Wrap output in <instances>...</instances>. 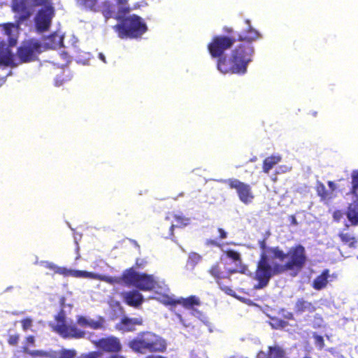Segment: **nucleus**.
<instances>
[{"label":"nucleus","instance_id":"42","mask_svg":"<svg viewBox=\"0 0 358 358\" xmlns=\"http://www.w3.org/2000/svg\"><path fill=\"white\" fill-rule=\"evenodd\" d=\"M218 232L220 234V238L224 239L227 238V232L224 229L220 228L218 229Z\"/></svg>","mask_w":358,"mask_h":358},{"label":"nucleus","instance_id":"23","mask_svg":"<svg viewBox=\"0 0 358 358\" xmlns=\"http://www.w3.org/2000/svg\"><path fill=\"white\" fill-rule=\"evenodd\" d=\"M246 23L248 24V30L239 36L240 40L241 41H247L246 43H248L259 38L260 34L250 26L249 20H247Z\"/></svg>","mask_w":358,"mask_h":358},{"label":"nucleus","instance_id":"33","mask_svg":"<svg viewBox=\"0 0 358 358\" xmlns=\"http://www.w3.org/2000/svg\"><path fill=\"white\" fill-rule=\"evenodd\" d=\"M22 327L24 331L31 329L33 325V321L31 318H25L21 320Z\"/></svg>","mask_w":358,"mask_h":358},{"label":"nucleus","instance_id":"46","mask_svg":"<svg viewBox=\"0 0 358 358\" xmlns=\"http://www.w3.org/2000/svg\"><path fill=\"white\" fill-rule=\"evenodd\" d=\"M147 358H164L161 356H149Z\"/></svg>","mask_w":358,"mask_h":358},{"label":"nucleus","instance_id":"36","mask_svg":"<svg viewBox=\"0 0 358 358\" xmlns=\"http://www.w3.org/2000/svg\"><path fill=\"white\" fill-rule=\"evenodd\" d=\"M314 338L315 341V344L318 345L320 348H322L324 346V339L321 336L319 335H314Z\"/></svg>","mask_w":358,"mask_h":358},{"label":"nucleus","instance_id":"38","mask_svg":"<svg viewBox=\"0 0 358 358\" xmlns=\"http://www.w3.org/2000/svg\"><path fill=\"white\" fill-rule=\"evenodd\" d=\"M35 342V338L33 336H29L26 338V342L24 343V346H28L29 349L30 345H34Z\"/></svg>","mask_w":358,"mask_h":358},{"label":"nucleus","instance_id":"32","mask_svg":"<svg viewBox=\"0 0 358 358\" xmlns=\"http://www.w3.org/2000/svg\"><path fill=\"white\" fill-rule=\"evenodd\" d=\"M78 3L81 5H84L86 8L91 10L94 9L96 0H78Z\"/></svg>","mask_w":358,"mask_h":358},{"label":"nucleus","instance_id":"37","mask_svg":"<svg viewBox=\"0 0 358 358\" xmlns=\"http://www.w3.org/2000/svg\"><path fill=\"white\" fill-rule=\"evenodd\" d=\"M19 340V336L18 335H11L9 336L8 338V343L11 345H15Z\"/></svg>","mask_w":358,"mask_h":358},{"label":"nucleus","instance_id":"45","mask_svg":"<svg viewBox=\"0 0 358 358\" xmlns=\"http://www.w3.org/2000/svg\"><path fill=\"white\" fill-rule=\"evenodd\" d=\"M99 58L101 59L103 63H106V57L103 53H99Z\"/></svg>","mask_w":358,"mask_h":358},{"label":"nucleus","instance_id":"41","mask_svg":"<svg viewBox=\"0 0 358 358\" xmlns=\"http://www.w3.org/2000/svg\"><path fill=\"white\" fill-rule=\"evenodd\" d=\"M343 216V214L340 210L335 211L333 214V217L336 221H340Z\"/></svg>","mask_w":358,"mask_h":358},{"label":"nucleus","instance_id":"50","mask_svg":"<svg viewBox=\"0 0 358 358\" xmlns=\"http://www.w3.org/2000/svg\"><path fill=\"white\" fill-rule=\"evenodd\" d=\"M304 358H310V357H304Z\"/></svg>","mask_w":358,"mask_h":358},{"label":"nucleus","instance_id":"24","mask_svg":"<svg viewBox=\"0 0 358 358\" xmlns=\"http://www.w3.org/2000/svg\"><path fill=\"white\" fill-rule=\"evenodd\" d=\"M329 277V273L328 270L324 271L321 275L317 276L313 282V287L315 289L320 290L324 288L328 282V278Z\"/></svg>","mask_w":358,"mask_h":358},{"label":"nucleus","instance_id":"6","mask_svg":"<svg viewBox=\"0 0 358 358\" xmlns=\"http://www.w3.org/2000/svg\"><path fill=\"white\" fill-rule=\"evenodd\" d=\"M129 346L133 351L141 354L163 352L166 348V343L159 336L150 332H142L131 341Z\"/></svg>","mask_w":358,"mask_h":358},{"label":"nucleus","instance_id":"2","mask_svg":"<svg viewBox=\"0 0 358 358\" xmlns=\"http://www.w3.org/2000/svg\"><path fill=\"white\" fill-rule=\"evenodd\" d=\"M19 27L8 23L0 24V64L16 66L22 62L32 60L41 52V45L36 40L24 41L15 55L11 48L17 43Z\"/></svg>","mask_w":358,"mask_h":358},{"label":"nucleus","instance_id":"3","mask_svg":"<svg viewBox=\"0 0 358 358\" xmlns=\"http://www.w3.org/2000/svg\"><path fill=\"white\" fill-rule=\"evenodd\" d=\"M116 1V3L110 1L103 3L102 13L105 17H113L120 21L114 27V29L118 34L120 38H134L141 37L147 30L145 23L140 17L136 15L123 18L129 10V7L127 3V0Z\"/></svg>","mask_w":358,"mask_h":358},{"label":"nucleus","instance_id":"16","mask_svg":"<svg viewBox=\"0 0 358 358\" xmlns=\"http://www.w3.org/2000/svg\"><path fill=\"white\" fill-rule=\"evenodd\" d=\"M104 320L102 317H96L92 318L85 316H78L77 324L83 328H90L97 330L103 327Z\"/></svg>","mask_w":358,"mask_h":358},{"label":"nucleus","instance_id":"40","mask_svg":"<svg viewBox=\"0 0 358 358\" xmlns=\"http://www.w3.org/2000/svg\"><path fill=\"white\" fill-rule=\"evenodd\" d=\"M271 326L273 327H275V328H278V327H285V325H286V322L285 321H276L275 323L274 322H272L271 323Z\"/></svg>","mask_w":358,"mask_h":358},{"label":"nucleus","instance_id":"20","mask_svg":"<svg viewBox=\"0 0 358 358\" xmlns=\"http://www.w3.org/2000/svg\"><path fill=\"white\" fill-rule=\"evenodd\" d=\"M123 298L126 303L131 306H138L143 301V295L136 290H132L123 293Z\"/></svg>","mask_w":358,"mask_h":358},{"label":"nucleus","instance_id":"39","mask_svg":"<svg viewBox=\"0 0 358 358\" xmlns=\"http://www.w3.org/2000/svg\"><path fill=\"white\" fill-rule=\"evenodd\" d=\"M176 317L184 327H188L190 326V322H187V320L183 319L181 315L176 314Z\"/></svg>","mask_w":358,"mask_h":358},{"label":"nucleus","instance_id":"27","mask_svg":"<svg viewBox=\"0 0 358 358\" xmlns=\"http://www.w3.org/2000/svg\"><path fill=\"white\" fill-rule=\"evenodd\" d=\"M24 352L29 355L33 357H51L50 353L43 351V350H31L28 348V346L23 347Z\"/></svg>","mask_w":358,"mask_h":358},{"label":"nucleus","instance_id":"30","mask_svg":"<svg viewBox=\"0 0 358 358\" xmlns=\"http://www.w3.org/2000/svg\"><path fill=\"white\" fill-rule=\"evenodd\" d=\"M188 259L189 263L194 267L201 260V256L198 253L191 252Z\"/></svg>","mask_w":358,"mask_h":358},{"label":"nucleus","instance_id":"1","mask_svg":"<svg viewBox=\"0 0 358 358\" xmlns=\"http://www.w3.org/2000/svg\"><path fill=\"white\" fill-rule=\"evenodd\" d=\"M261 249L255 278L258 282L255 285L257 289L264 288L272 277L285 271H291L292 275H296L306 260L305 249L301 245L290 248L287 253L278 247L267 248L264 243H262Z\"/></svg>","mask_w":358,"mask_h":358},{"label":"nucleus","instance_id":"14","mask_svg":"<svg viewBox=\"0 0 358 358\" xmlns=\"http://www.w3.org/2000/svg\"><path fill=\"white\" fill-rule=\"evenodd\" d=\"M233 43L234 41L227 36H216L208 44V49L213 57H220Z\"/></svg>","mask_w":358,"mask_h":358},{"label":"nucleus","instance_id":"17","mask_svg":"<svg viewBox=\"0 0 358 358\" xmlns=\"http://www.w3.org/2000/svg\"><path fill=\"white\" fill-rule=\"evenodd\" d=\"M336 189V184L332 181L328 182V188L322 183L318 182L316 186L317 195L322 201H329L335 196V190Z\"/></svg>","mask_w":358,"mask_h":358},{"label":"nucleus","instance_id":"49","mask_svg":"<svg viewBox=\"0 0 358 358\" xmlns=\"http://www.w3.org/2000/svg\"><path fill=\"white\" fill-rule=\"evenodd\" d=\"M76 250H77V252H78V250H79V248H78V246H77Z\"/></svg>","mask_w":358,"mask_h":358},{"label":"nucleus","instance_id":"12","mask_svg":"<svg viewBox=\"0 0 358 358\" xmlns=\"http://www.w3.org/2000/svg\"><path fill=\"white\" fill-rule=\"evenodd\" d=\"M352 189L351 195L353 201L349 205L347 217L349 221L355 225L358 224V170L352 174Z\"/></svg>","mask_w":358,"mask_h":358},{"label":"nucleus","instance_id":"19","mask_svg":"<svg viewBox=\"0 0 358 358\" xmlns=\"http://www.w3.org/2000/svg\"><path fill=\"white\" fill-rule=\"evenodd\" d=\"M166 220H171V225L170 227L171 234H173V231L175 227L182 228L187 227L190 224L191 219L185 217L182 214H169Z\"/></svg>","mask_w":358,"mask_h":358},{"label":"nucleus","instance_id":"5","mask_svg":"<svg viewBox=\"0 0 358 358\" xmlns=\"http://www.w3.org/2000/svg\"><path fill=\"white\" fill-rule=\"evenodd\" d=\"M253 53L254 48L250 43H242L232 50L229 64H227L225 58L219 59L217 69L222 73L244 74L252 61Z\"/></svg>","mask_w":358,"mask_h":358},{"label":"nucleus","instance_id":"18","mask_svg":"<svg viewBox=\"0 0 358 358\" xmlns=\"http://www.w3.org/2000/svg\"><path fill=\"white\" fill-rule=\"evenodd\" d=\"M142 324L143 320L141 317L129 318L124 317L116 324V329L123 332L132 331L135 330L136 326H140Z\"/></svg>","mask_w":358,"mask_h":358},{"label":"nucleus","instance_id":"11","mask_svg":"<svg viewBox=\"0 0 358 358\" xmlns=\"http://www.w3.org/2000/svg\"><path fill=\"white\" fill-rule=\"evenodd\" d=\"M230 188L235 189L240 201L245 205L250 204L255 195L250 185L243 182L238 179H229L227 181Z\"/></svg>","mask_w":358,"mask_h":358},{"label":"nucleus","instance_id":"26","mask_svg":"<svg viewBox=\"0 0 358 358\" xmlns=\"http://www.w3.org/2000/svg\"><path fill=\"white\" fill-rule=\"evenodd\" d=\"M281 158L280 156H271L267 157L264 161L263 170L265 173H268L269 171L280 161Z\"/></svg>","mask_w":358,"mask_h":358},{"label":"nucleus","instance_id":"47","mask_svg":"<svg viewBox=\"0 0 358 358\" xmlns=\"http://www.w3.org/2000/svg\"><path fill=\"white\" fill-rule=\"evenodd\" d=\"M136 264H137L138 266H142V262H139V260H137V261H136Z\"/></svg>","mask_w":358,"mask_h":358},{"label":"nucleus","instance_id":"7","mask_svg":"<svg viewBox=\"0 0 358 358\" xmlns=\"http://www.w3.org/2000/svg\"><path fill=\"white\" fill-rule=\"evenodd\" d=\"M227 257L232 260L234 267H227L223 262L224 256L221 257V262L213 264L209 270L210 275L217 281L221 279L228 278L231 274L239 272L245 274L248 271V267L242 263L241 255L238 252L229 250L225 252Z\"/></svg>","mask_w":358,"mask_h":358},{"label":"nucleus","instance_id":"22","mask_svg":"<svg viewBox=\"0 0 358 358\" xmlns=\"http://www.w3.org/2000/svg\"><path fill=\"white\" fill-rule=\"evenodd\" d=\"M294 310L299 313H313L315 310V306L311 302L305 300L303 298H299L296 301Z\"/></svg>","mask_w":358,"mask_h":358},{"label":"nucleus","instance_id":"28","mask_svg":"<svg viewBox=\"0 0 358 358\" xmlns=\"http://www.w3.org/2000/svg\"><path fill=\"white\" fill-rule=\"evenodd\" d=\"M285 351L279 346L269 347L268 358H282Z\"/></svg>","mask_w":358,"mask_h":358},{"label":"nucleus","instance_id":"29","mask_svg":"<svg viewBox=\"0 0 358 358\" xmlns=\"http://www.w3.org/2000/svg\"><path fill=\"white\" fill-rule=\"evenodd\" d=\"M76 352L73 350H62L58 353V358H74Z\"/></svg>","mask_w":358,"mask_h":358},{"label":"nucleus","instance_id":"8","mask_svg":"<svg viewBox=\"0 0 358 358\" xmlns=\"http://www.w3.org/2000/svg\"><path fill=\"white\" fill-rule=\"evenodd\" d=\"M50 326L63 338H81L87 334L85 331L78 329L71 320L67 319L63 311L55 316Z\"/></svg>","mask_w":358,"mask_h":358},{"label":"nucleus","instance_id":"10","mask_svg":"<svg viewBox=\"0 0 358 358\" xmlns=\"http://www.w3.org/2000/svg\"><path fill=\"white\" fill-rule=\"evenodd\" d=\"M36 6H43L35 17L36 27L38 31L46 30L50 25L54 9L50 0H32Z\"/></svg>","mask_w":358,"mask_h":358},{"label":"nucleus","instance_id":"9","mask_svg":"<svg viewBox=\"0 0 358 358\" xmlns=\"http://www.w3.org/2000/svg\"><path fill=\"white\" fill-rule=\"evenodd\" d=\"M39 264L44 268L52 270L55 273L62 275L64 277L71 276L76 278L94 279L99 280L106 282H110L113 281V280L110 278H108L107 275H101L86 271H80L67 268L66 267H61L48 261H41Z\"/></svg>","mask_w":358,"mask_h":358},{"label":"nucleus","instance_id":"31","mask_svg":"<svg viewBox=\"0 0 358 358\" xmlns=\"http://www.w3.org/2000/svg\"><path fill=\"white\" fill-rule=\"evenodd\" d=\"M339 237L343 242L348 244L350 246H353L355 243V239L350 234L341 233L340 234Z\"/></svg>","mask_w":358,"mask_h":358},{"label":"nucleus","instance_id":"35","mask_svg":"<svg viewBox=\"0 0 358 358\" xmlns=\"http://www.w3.org/2000/svg\"><path fill=\"white\" fill-rule=\"evenodd\" d=\"M101 357V353L98 352H92L88 354L82 355L78 358H99Z\"/></svg>","mask_w":358,"mask_h":358},{"label":"nucleus","instance_id":"34","mask_svg":"<svg viewBox=\"0 0 358 358\" xmlns=\"http://www.w3.org/2000/svg\"><path fill=\"white\" fill-rule=\"evenodd\" d=\"M323 326V320L322 317L316 315L313 320V327L315 328H320Z\"/></svg>","mask_w":358,"mask_h":358},{"label":"nucleus","instance_id":"13","mask_svg":"<svg viewBox=\"0 0 358 358\" xmlns=\"http://www.w3.org/2000/svg\"><path fill=\"white\" fill-rule=\"evenodd\" d=\"M177 304L182 305L189 310V313L191 315L198 318L203 323L208 322L207 317L199 310L194 308V306H197L199 304V299L195 296H192L187 298H176V301L174 303L169 306L173 307Z\"/></svg>","mask_w":358,"mask_h":358},{"label":"nucleus","instance_id":"15","mask_svg":"<svg viewBox=\"0 0 358 358\" xmlns=\"http://www.w3.org/2000/svg\"><path fill=\"white\" fill-rule=\"evenodd\" d=\"M96 346L108 352H118L122 349L120 340L115 336L100 339L96 343Z\"/></svg>","mask_w":358,"mask_h":358},{"label":"nucleus","instance_id":"43","mask_svg":"<svg viewBox=\"0 0 358 358\" xmlns=\"http://www.w3.org/2000/svg\"><path fill=\"white\" fill-rule=\"evenodd\" d=\"M206 244L207 245H215V246H219V244L215 240H207L206 242Z\"/></svg>","mask_w":358,"mask_h":358},{"label":"nucleus","instance_id":"21","mask_svg":"<svg viewBox=\"0 0 358 358\" xmlns=\"http://www.w3.org/2000/svg\"><path fill=\"white\" fill-rule=\"evenodd\" d=\"M13 10L20 14L21 19H26L30 15L27 0H13Z\"/></svg>","mask_w":358,"mask_h":358},{"label":"nucleus","instance_id":"48","mask_svg":"<svg viewBox=\"0 0 358 358\" xmlns=\"http://www.w3.org/2000/svg\"><path fill=\"white\" fill-rule=\"evenodd\" d=\"M80 258V255H78V256L76 257V259H78Z\"/></svg>","mask_w":358,"mask_h":358},{"label":"nucleus","instance_id":"4","mask_svg":"<svg viewBox=\"0 0 358 358\" xmlns=\"http://www.w3.org/2000/svg\"><path fill=\"white\" fill-rule=\"evenodd\" d=\"M107 277L113 280L108 282L110 285L124 282L143 291H153L156 294L153 298L166 306L172 305L176 301V297L169 294V289L165 282L153 275L139 273L131 268L124 271L121 277Z\"/></svg>","mask_w":358,"mask_h":358},{"label":"nucleus","instance_id":"25","mask_svg":"<svg viewBox=\"0 0 358 358\" xmlns=\"http://www.w3.org/2000/svg\"><path fill=\"white\" fill-rule=\"evenodd\" d=\"M45 45L50 48H57L63 46V36L55 33L45 40Z\"/></svg>","mask_w":358,"mask_h":358},{"label":"nucleus","instance_id":"44","mask_svg":"<svg viewBox=\"0 0 358 358\" xmlns=\"http://www.w3.org/2000/svg\"><path fill=\"white\" fill-rule=\"evenodd\" d=\"M257 358H268V355L261 351L260 352L258 353Z\"/></svg>","mask_w":358,"mask_h":358}]
</instances>
